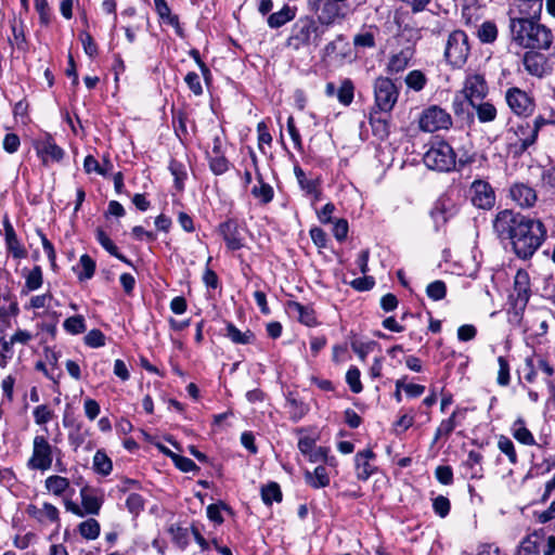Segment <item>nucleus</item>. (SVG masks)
I'll use <instances>...</instances> for the list:
<instances>
[{
  "instance_id": "f257e3e1",
  "label": "nucleus",
  "mask_w": 555,
  "mask_h": 555,
  "mask_svg": "<svg viewBox=\"0 0 555 555\" xmlns=\"http://www.w3.org/2000/svg\"><path fill=\"white\" fill-rule=\"evenodd\" d=\"M534 18L529 15L511 17L509 30L512 41L525 49L548 50L553 42L552 30L534 21Z\"/></svg>"
},
{
  "instance_id": "f03ea898",
  "label": "nucleus",
  "mask_w": 555,
  "mask_h": 555,
  "mask_svg": "<svg viewBox=\"0 0 555 555\" xmlns=\"http://www.w3.org/2000/svg\"><path fill=\"white\" fill-rule=\"evenodd\" d=\"M512 243L514 254L522 260L530 259L546 238V229L539 219L527 217Z\"/></svg>"
},
{
  "instance_id": "7ed1b4c3",
  "label": "nucleus",
  "mask_w": 555,
  "mask_h": 555,
  "mask_svg": "<svg viewBox=\"0 0 555 555\" xmlns=\"http://www.w3.org/2000/svg\"><path fill=\"white\" fill-rule=\"evenodd\" d=\"M321 34L322 31H320V27L313 18L308 16L300 17L292 27L287 46L294 50H299L310 44L318 46Z\"/></svg>"
},
{
  "instance_id": "20e7f679",
  "label": "nucleus",
  "mask_w": 555,
  "mask_h": 555,
  "mask_svg": "<svg viewBox=\"0 0 555 555\" xmlns=\"http://www.w3.org/2000/svg\"><path fill=\"white\" fill-rule=\"evenodd\" d=\"M393 22L397 26L395 39L399 46L411 44L415 48L422 38V29L418 27L414 14L408 10L397 9L393 14Z\"/></svg>"
},
{
  "instance_id": "39448f33",
  "label": "nucleus",
  "mask_w": 555,
  "mask_h": 555,
  "mask_svg": "<svg viewBox=\"0 0 555 555\" xmlns=\"http://www.w3.org/2000/svg\"><path fill=\"white\" fill-rule=\"evenodd\" d=\"M456 155L446 141L436 142L424 155L423 162L429 169L450 171L455 167Z\"/></svg>"
},
{
  "instance_id": "423d86ee",
  "label": "nucleus",
  "mask_w": 555,
  "mask_h": 555,
  "mask_svg": "<svg viewBox=\"0 0 555 555\" xmlns=\"http://www.w3.org/2000/svg\"><path fill=\"white\" fill-rule=\"evenodd\" d=\"M527 217L512 209H503L492 221L493 231L500 240H508L512 244Z\"/></svg>"
},
{
  "instance_id": "0eeeda50",
  "label": "nucleus",
  "mask_w": 555,
  "mask_h": 555,
  "mask_svg": "<svg viewBox=\"0 0 555 555\" xmlns=\"http://www.w3.org/2000/svg\"><path fill=\"white\" fill-rule=\"evenodd\" d=\"M308 5L317 14L318 22L324 26L341 22L348 13V4L335 0H308Z\"/></svg>"
},
{
  "instance_id": "6e6552de",
  "label": "nucleus",
  "mask_w": 555,
  "mask_h": 555,
  "mask_svg": "<svg viewBox=\"0 0 555 555\" xmlns=\"http://www.w3.org/2000/svg\"><path fill=\"white\" fill-rule=\"evenodd\" d=\"M53 463V447L44 436L37 435L33 440V452L27 461L30 470H49Z\"/></svg>"
},
{
  "instance_id": "1a4fd4ad",
  "label": "nucleus",
  "mask_w": 555,
  "mask_h": 555,
  "mask_svg": "<svg viewBox=\"0 0 555 555\" xmlns=\"http://www.w3.org/2000/svg\"><path fill=\"white\" fill-rule=\"evenodd\" d=\"M469 54L468 37L463 30L452 31L447 39L444 56L453 66H462Z\"/></svg>"
},
{
  "instance_id": "9d476101",
  "label": "nucleus",
  "mask_w": 555,
  "mask_h": 555,
  "mask_svg": "<svg viewBox=\"0 0 555 555\" xmlns=\"http://www.w3.org/2000/svg\"><path fill=\"white\" fill-rule=\"evenodd\" d=\"M399 91L390 78L378 77L374 82L375 107L379 113H389L398 101Z\"/></svg>"
},
{
  "instance_id": "9b49d317",
  "label": "nucleus",
  "mask_w": 555,
  "mask_h": 555,
  "mask_svg": "<svg viewBox=\"0 0 555 555\" xmlns=\"http://www.w3.org/2000/svg\"><path fill=\"white\" fill-rule=\"evenodd\" d=\"M531 296L530 276L526 270L519 269L514 278L513 291L508 300L517 311H524Z\"/></svg>"
},
{
  "instance_id": "f8f14e48",
  "label": "nucleus",
  "mask_w": 555,
  "mask_h": 555,
  "mask_svg": "<svg viewBox=\"0 0 555 555\" xmlns=\"http://www.w3.org/2000/svg\"><path fill=\"white\" fill-rule=\"evenodd\" d=\"M451 126V115L437 105H431L424 109L420 117V128L426 132L448 129Z\"/></svg>"
},
{
  "instance_id": "ddd939ff",
  "label": "nucleus",
  "mask_w": 555,
  "mask_h": 555,
  "mask_svg": "<svg viewBox=\"0 0 555 555\" xmlns=\"http://www.w3.org/2000/svg\"><path fill=\"white\" fill-rule=\"evenodd\" d=\"M505 100L512 112L518 116H529L533 113L534 103L531 96L519 88H509Z\"/></svg>"
},
{
  "instance_id": "4468645a",
  "label": "nucleus",
  "mask_w": 555,
  "mask_h": 555,
  "mask_svg": "<svg viewBox=\"0 0 555 555\" xmlns=\"http://www.w3.org/2000/svg\"><path fill=\"white\" fill-rule=\"evenodd\" d=\"M26 512L42 527L55 525L57 529L60 528V511L51 503L44 502L41 506L29 504Z\"/></svg>"
},
{
  "instance_id": "2eb2a0df",
  "label": "nucleus",
  "mask_w": 555,
  "mask_h": 555,
  "mask_svg": "<svg viewBox=\"0 0 555 555\" xmlns=\"http://www.w3.org/2000/svg\"><path fill=\"white\" fill-rule=\"evenodd\" d=\"M457 214V207L453 199L448 196H440L434 204L430 210V217L435 223V229L438 231L451 218Z\"/></svg>"
},
{
  "instance_id": "dca6fc26",
  "label": "nucleus",
  "mask_w": 555,
  "mask_h": 555,
  "mask_svg": "<svg viewBox=\"0 0 555 555\" xmlns=\"http://www.w3.org/2000/svg\"><path fill=\"white\" fill-rule=\"evenodd\" d=\"M472 203L481 209H490L494 206L495 194L492 186L482 180L474 181L470 186Z\"/></svg>"
},
{
  "instance_id": "f3484780",
  "label": "nucleus",
  "mask_w": 555,
  "mask_h": 555,
  "mask_svg": "<svg viewBox=\"0 0 555 555\" xmlns=\"http://www.w3.org/2000/svg\"><path fill=\"white\" fill-rule=\"evenodd\" d=\"M34 147L43 165H47L49 160L60 162L64 156L63 149L56 145L50 134H46L44 138L36 140Z\"/></svg>"
},
{
  "instance_id": "a211bd4d",
  "label": "nucleus",
  "mask_w": 555,
  "mask_h": 555,
  "mask_svg": "<svg viewBox=\"0 0 555 555\" xmlns=\"http://www.w3.org/2000/svg\"><path fill=\"white\" fill-rule=\"evenodd\" d=\"M488 93L487 82L481 75H470L466 78L462 95L467 99L469 105L482 101Z\"/></svg>"
},
{
  "instance_id": "6ab92c4d",
  "label": "nucleus",
  "mask_w": 555,
  "mask_h": 555,
  "mask_svg": "<svg viewBox=\"0 0 555 555\" xmlns=\"http://www.w3.org/2000/svg\"><path fill=\"white\" fill-rule=\"evenodd\" d=\"M508 194L511 199L524 209L533 207L538 201L537 191L522 182L512 184Z\"/></svg>"
},
{
  "instance_id": "aec40b11",
  "label": "nucleus",
  "mask_w": 555,
  "mask_h": 555,
  "mask_svg": "<svg viewBox=\"0 0 555 555\" xmlns=\"http://www.w3.org/2000/svg\"><path fill=\"white\" fill-rule=\"evenodd\" d=\"M513 133L515 137L513 145L516 153H524L535 143L538 138L537 128L530 127V124L527 121L520 122L513 128Z\"/></svg>"
},
{
  "instance_id": "412c9836",
  "label": "nucleus",
  "mask_w": 555,
  "mask_h": 555,
  "mask_svg": "<svg viewBox=\"0 0 555 555\" xmlns=\"http://www.w3.org/2000/svg\"><path fill=\"white\" fill-rule=\"evenodd\" d=\"M218 230L224 240L228 249L238 250L244 246V237L235 220L229 219L220 223Z\"/></svg>"
},
{
  "instance_id": "4be33fe9",
  "label": "nucleus",
  "mask_w": 555,
  "mask_h": 555,
  "mask_svg": "<svg viewBox=\"0 0 555 555\" xmlns=\"http://www.w3.org/2000/svg\"><path fill=\"white\" fill-rule=\"evenodd\" d=\"M525 70L534 77L542 78L548 74L550 67L546 57L535 51H527L522 56Z\"/></svg>"
},
{
  "instance_id": "5701e85b",
  "label": "nucleus",
  "mask_w": 555,
  "mask_h": 555,
  "mask_svg": "<svg viewBox=\"0 0 555 555\" xmlns=\"http://www.w3.org/2000/svg\"><path fill=\"white\" fill-rule=\"evenodd\" d=\"M375 459L376 454L371 449L359 451L356 454V475L359 480L366 481L376 472V466L372 463Z\"/></svg>"
},
{
  "instance_id": "b1692460",
  "label": "nucleus",
  "mask_w": 555,
  "mask_h": 555,
  "mask_svg": "<svg viewBox=\"0 0 555 555\" xmlns=\"http://www.w3.org/2000/svg\"><path fill=\"white\" fill-rule=\"evenodd\" d=\"M415 48L411 44L402 46V48L393 53L388 61L387 72L389 74H398L403 72L410 64L411 60L414 57Z\"/></svg>"
},
{
  "instance_id": "393cba45",
  "label": "nucleus",
  "mask_w": 555,
  "mask_h": 555,
  "mask_svg": "<svg viewBox=\"0 0 555 555\" xmlns=\"http://www.w3.org/2000/svg\"><path fill=\"white\" fill-rule=\"evenodd\" d=\"M3 227H4V232H5V245H7L8 251L15 259L25 258L27 256V250L20 243L17 235L15 233V230H14L13 225L11 224L8 217H4V219H3Z\"/></svg>"
},
{
  "instance_id": "a878e982",
  "label": "nucleus",
  "mask_w": 555,
  "mask_h": 555,
  "mask_svg": "<svg viewBox=\"0 0 555 555\" xmlns=\"http://www.w3.org/2000/svg\"><path fill=\"white\" fill-rule=\"evenodd\" d=\"M81 496V508L85 515H98L101 506L102 499L95 493V491L90 487H83L80 490Z\"/></svg>"
},
{
  "instance_id": "bb28decb",
  "label": "nucleus",
  "mask_w": 555,
  "mask_h": 555,
  "mask_svg": "<svg viewBox=\"0 0 555 555\" xmlns=\"http://www.w3.org/2000/svg\"><path fill=\"white\" fill-rule=\"evenodd\" d=\"M287 311L307 326H313L317 323L313 309L298 301H288Z\"/></svg>"
},
{
  "instance_id": "cd10ccee",
  "label": "nucleus",
  "mask_w": 555,
  "mask_h": 555,
  "mask_svg": "<svg viewBox=\"0 0 555 555\" xmlns=\"http://www.w3.org/2000/svg\"><path fill=\"white\" fill-rule=\"evenodd\" d=\"M296 16V8L285 4L280 11L270 14L267 18L270 28H280L293 21Z\"/></svg>"
},
{
  "instance_id": "c85d7f7f",
  "label": "nucleus",
  "mask_w": 555,
  "mask_h": 555,
  "mask_svg": "<svg viewBox=\"0 0 555 555\" xmlns=\"http://www.w3.org/2000/svg\"><path fill=\"white\" fill-rule=\"evenodd\" d=\"M154 5L159 17L172 26L176 29V33L182 37L183 31L180 27L179 17L178 15L171 14L170 8L168 7L166 0H154Z\"/></svg>"
},
{
  "instance_id": "c756f323",
  "label": "nucleus",
  "mask_w": 555,
  "mask_h": 555,
  "mask_svg": "<svg viewBox=\"0 0 555 555\" xmlns=\"http://www.w3.org/2000/svg\"><path fill=\"white\" fill-rule=\"evenodd\" d=\"M225 336L236 345H249L255 341V334L250 330L242 332L231 322L225 325Z\"/></svg>"
},
{
  "instance_id": "7c9ffc66",
  "label": "nucleus",
  "mask_w": 555,
  "mask_h": 555,
  "mask_svg": "<svg viewBox=\"0 0 555 555\" xmlns=\"http://www.w3.org/2000/svg\"><path fill=\"white\" fill-rule=\"evenodd\" d=\"M511 434L518 442L525 446L535 444V439L532 433L526 427L522 418H518L513 423Z\"/></svg>"
},
{
  "instance_id": "2f4dec72",
  "label": "nucleus",
  "mask_w": 555,
  "mask_h": 555,
  "mask_svg": "<svg viewBox=\"0 0 555 555\" xmlns=\"http://www.w3.org/2000/svg\"><path fill=\"white\" fill-rule=\"evenodd\" d=\"M347 43L345 42L341 36H338L335 40L327 43L324 48V57L332 62H339L345 56V48H347Z\"/></svg>"
},
{
  "instance_id": "473e14b6",
  "label": "nucleus",
  "mask_w": 555,
  "mask_h": 555,
  "mask_svg": "<svg viewBox=\"0 0 555 555\" xmlns=\"http://www.w3.org/2000/svg\"><path fill=\"white\" fill-rule=\"evenodd\" d=\"M305 480L314 489L324 488L330 485V477L327 475L326 468L322 465L317 466L312 473L306 472Z\"/></svg>"
},
{
  "instance_id": "72a5a7b5",
  "label": "nucleus",
  "mask_w": 555,
  "mask_h": 555,
  "mask_svg": "<svg viewBox=\"0 0 555 555\" xmlns=\"http://www.w3.org/2000/svg\"><path fill=\"white\" fill-rule=\"evenodd\" d=\"M69 480L59 475L49 476L44 480V488L47 489L48 492L52 493L55 496L63 495L66 492V490L69 489Z\"/></svg>"
},
{
  "instance_id": "f704fd0d",
  "label": "nucleus",
  "mask_w": 555,
  "mask_h": 555,
  "mask_svg": "<svg viewBox=\"0 0 555 555\" xmlns=\"http://www.w3.org/2000/svg\"><path fill=\"white\" fill-rule=\"evenodd\" d=\"M258 185H254L251 189V195L259 201L260 204H269L273 199L274 191L273 188L266 183L261 177L258 175L257 177Z\"/></svg>"
},
{
  "instance_id": "c9c22d12",
  "label": "nucleus",
  "mask_w": 555,
  "mask_h": 555,
  "mask_svg": "<svg viewBox=\"0 0 555 555\" xmlns=\"http://www.w3.org/2000/svg\"><path fill=\"white\" fill-rule=\"evenodd\" d=\"M542 537L534 532L527 535L518 547V555H539Z\"/></svg>"
},
{
  "instance_id": "e433bc0d",
  "label": "nucleus",
  "mask_w": 555,
  "mask_h": 555,
  "mask_svg": "<svg viewBox=\"0 0 555 555\" xmlns=\"http://www.w3.org/2000/svg\"><path fill=\"white\" fill-rule=\"evenodd\" d=\"M378 111H374L370 116V125L372 127L373 134L379 139L385 140L389 134V124L385 117L377 116Z\"/></svg>"
},
{
  "instance_id": "4c0bfd02",
  "label": "nucleus",
  "mask_w": 555,
  "mask_h": 555,
  "mask_svg": "<svg viewBox=\"0 0 555 555\" xmlns=\"http://www.w3.org/2000/svg\"><path fill=\"white\" fill-rule=\"evenodd\" d=\"M480 122H491L496 118V108L490 102L478 101L472 105Z\"/></svg>"
},
{
  "instance_id": "58836bf2",
  "label": "nucleus",
  "mask_w": 555,
  "mask_h": 555,
  "mask_svg": "<svg viewBox=\"0 0 555 555\" xmlns=\"http://www.w3.org/2000/svg\"><path fill=\"white\" fill-rule=\"evenodd\" d=\"M100 524L94 518H89L78 525V532L87 540H95L100 534Z\"/></svg>"
},
{
  "instance_id": "ea45409f",
  "label": "nucleus",
  "mask_w": 555,
  "mask_h": 555,
  "mask_svg": "<svg viewBox=\"0 0 555 555\" xmlns=\"http://www.w3.org/2000/svg\"><path fill=\"white\" fill-rule=\"evenodd\" d=\"M336 95L340 104L344 106H349L352 103L354 96L353 82L349 78L344 79L337 90Z\"/></svg>"
},
{
  "instance_id": "a19ab883",
  "label": "nucleus",
  "mask_w": 555,
  "mask_h": 555,
  "mask_svg": "<svg viewBox=\"0 0 555 555\" xmlns=\"http://www.w3.org/2000/svg\"><path fill=\"white\" fill-rule=\"evenodd\" d=\"M476 34L482 43H492L498 37V27L493 22L486 21L478 27Z\"/></svg>"
},
{
  "instance_id": "79ce46f5",
  "label": "nucleus",
  "mask_w": 555,
  "mask_h": 555,
  "mask_svg": "<svg viewBox=\"0 0 555 555\" xmlns=\"http://www.w3.org/2000/svg\"><path fill=\"white\" fill-rule=\"evenodd\" d=\"M93 468L98 474H101L103 476H107L111 474L113 469V464L105 452L101 450H98L95 452L93 456Z\"/></svg>"
},
{
  "instance_id": "37998d69",
  "label": "nucleus",
  "mask_w": 555,
  "mask_h": 555,
  "mask_svg": "<svg viewBox=\"0 0 555 555\" xmlns=\"http://www.w3.org/2000/svg\"><path fill=\"white\" fill-rule=\"evenodd\" d=\"M526 367H535L537 373L542 372L546 376L554 374V366L548 363L542 356H534L525 360Z\"/></svg>"
},
{
  "instance_id": "c03bdc74",
  "label": "nucleus",
  "mask_w": 555,
  "mask_h": 555,
  "mask_svg": "<svg viewBox=\"0 0 555 555\" xmlns=\"http://www.w3.org/2000/svg\"><path fill=\"white\" fill-rule=\"evenodd\" d=\"M517 7L519 13L522 15H529L538 17L542 11V0H517Z\"/></svg>"
},
{
  "instance_id": "a18cd8bd",
  "label": "nucleus",
  "mask_w": 555,
  "mask_h": 555,
  "mask_svg": "<svg viewBox=\"0 0 555 555\" xmlns=\"http://www.w3.org/2000/svg\"><path fill=\"white\" fill-rule=\"evenodd\" d=\"M404 81L409 89L418 92L426 86L427 78L422 70L414 69L405 76Z\"/></svg>"
},
{
  "instance_id": "49530a36",
  "label": "nucleus",
  "mask_w": 555,
  "mask_h": 555,
  "mask_svg": "<svg viewBox=\"0 0 555 555\" xmlns=\"http://www.w3.org/2000/svg\"><path fill=\"white\" fill-rule=\"evenodd\" d=\"M261 498L267 505H271L273 502H281L282 492L280 486L276 482H270L269 485L262 487Z\"/></svg>"
},
{
  "instance_id": "de8ad7c7",
  "label": "nucleus",
  "mask_w": 555,
  "mask_h": 555,
  "mask_svg": "<svg viewBox=\"0 0 555 555\" xmlns=\"http://www.w3.org/2000/svg\"><path fill=\"white\" fill-rule=\"evenodd\" d=\"M160 450L164 453L169 454L172 457L176 466L180 470H182L184 473H190V472L198 469L196 464L191 459L175 454V453L170 452L169 450H167L165 447H160Z\"/></svg>"
},
{
  "instance_id": "09e8293b",
  "label": "nucleus",
  "mask_w": 555,
  "mask_h": 555,
  "mask_svg": "<svg viewBox=\"0 0 555 555\" xmlns=\"http://www.w3.org/2000/svg\"><path fill=\"white\" fill-rule=\"evenodd\" d=\"M63 327L72 335L81 334L86 331L85 318L82 315L69 317L64 321Z\"/></svg>"
},
{
  "instance_id": "8fccbe9b",
  "label": "nucleus",
  "mask_w": 555,
  "mask_h": 555,
  "mask_svg": "<svg viewBox=\"0 0 555 555\" xmlns=\"http://www.w3.org/2000/svg\"><path fill=\"white\" fill-rule=\"evenodd\" d=\"M42 282V270L39 266H36L26 275L25 289L27 292L36 291L41 287Z\"/></svg>"
},
{
  "instance_id": "3c124183",
  "label": "nucleus",
  "mask_w": 555,
  "mask_h": 555,
  "mask_svg": "<svg viewBox=\"0 0 555 555\" xmlns=\"http://www.w3.org/2000/svg\"><path fill=\"white\" fill-rule=\"evenodd\" d=\"M498 448L507 456L511 464L517 463V453L513 441L508 437L501 435L498 439Z\"/></svg>"
},
{
  "instance_id": "603ef678",
  "label": "nucleus",
  "mask_w": 555,
  "mask_h": 555,
  "mask_svg": "<svg viewBox=\"0 0 555 555\" xmlns=\"http://www.w3.org/2000/svg\"><path fill=\"white\" fill-rule=\"evenodd\" d=\"M79 267L81 268V271L78 272V279L80 281L89 280L93 276L95 271V262L89 255L83 254L80 257Z\"/></svg>"
},
{
  "instance_id": "864d4df0",
  "label": "nucleus",
  "mask_w": 555,
  "mask_h": 555,
  "mask_svg": "<svg viewBox=\"0 0 555 555\" xmlns=\"http://www.w3.org/2000/svg\"><path fill=\"white\" fill-rule=\"evenodd\" d=\"M106 165H109V168H102L100 163L92 155H88L83 162V168L86 172L90 173L94 171L104 177L107 176L113 169V164L111 162H106Z\"/></svg>"
},
{
  "instance_id": "5fc2aeb1",
  "label": "nucleus",
  "mask_w": 555,
  "mask_h": 555,
  "mask_svg": "<svg viewBox=\"0 0 555 555\" xmlns=\"http://www.w3.org/2000/svg\"><path fill=\"white\" fill-rule=\"evenodd\" d=\"M169 170L171 175L175 177V185L178 190H182L184 185V180L186 178V171L183 164L171 160L169 165Z\"/></svg>"
},
{
  "instance_id": "6e6d98bb",
  "label": "nucleus",
  "mask_w": 555,
  "mask_h": 555,
  "mask_svg": "<svg viewBox=\"0 0 555 555\" xmlns=\"http://www.w3.org/2000/svg\"><path fill=\"white\" fill-rule=\"evenodd\" d=\"M426 294L435 301L443 299L447 294L446 283L440 280L429 283L426 287Z\"/></svg>"
},
{
  "instance_id": "4d7b16f0",
  "label": "nucleus",
  "mask_w": 555,
  "mask_h": 555,
  "mask_svg": "<svg viewBox=\"0 0 555 555\" xmlns=\"http://www.w3.org/2000/svg\"><path fill=\"white\" fill-rule=\"evenodd\" d=\"M170 533L173 542L180 547L185 548L190 541V531L188 528L171 527Z\"/></svg>"
},
{
  "instance_id": "13d9d810",
  "label": "nucleus",
  "mask_w": 555,
  "mask_h": 555,
  "mask_svg": "<svg viewBox=\"0 0 555 555\" xmlns=\"http://www.w3.org/2000/svg\"><path fill=\"white\" fill-rule=\"evenodd\" d=\"M287 406L289 409L291 417L293 421H299L308 412L307 405L294 398L287 399Z\"/></svg>"
},
{
  "instance_id": "bf43d9fd",
  "label": "nucleus",
  "mask_w": 555,
  "mask_h": 555,
  "mask_svg": "<svg viewBox=\"0 0 555 555\" xmlns=\"http://www.w3.org/2000/svg\"><path fill=\"white\" fill-rule=\"evenodd\" d=\"M294 172L302 190H305L309 194L317 192L315 182L313 180L308 179L306 177V173L299 166H295Z\"/></svg>"
},
{
  "instance_id": "052dcab7",
  "label": "nucleus",
  "mask_w": 555,
  "mask_h": 555,
  "mask_svg": "<svg viewBox=\"0 0 555 555\" xmlns=\"http://www.w3.org/2000/svg\"><path fill=\"white\" fill-rule=\"evenodd\" d=\"M498 363H499V371H498L496 382L500 386H507L511 380L508 361L504 357L500 356L498 358Z\"/></svg>"
},
{
  "instance_id": "680f3d73",
  "label": "nucleus",
  "mask_w": 555,
  "mask_h": 555,
  "mask_svg": "<svg viewBox=\"0 0 555 555\" xmlns=\"http://www.w3.org/2000/svg\"><path fill=\"white\" fill-rule=\"evenodd\" d=\"M37 234L40 237L43 250L47 254V257L51 263V268L53 270H55L56 269V263H55L56 254H55L53 244L47 238L46 234L41 230H37Z\"/></svg>"
},
{
  "instance_id": "e2e57ef3",
  "label": "nucleus",
  "mask_w": 555,
  "mask_h": 555,
  "mask_svg": "<svg viewBox=\"0 0 555 555\" xmlns=\"http://www.w3.org/2000/svg\"><path fill=\"white\" fill-rule=\"evenodd\" d=\"M346 382L353 393L362 391V384L360 380V371L357 367H350L346 374Z\"/></svg>"
},
{
  "instance_id": "0e129e2a",
  "label": "nucleus",
  "mask_w": 555,
  "mask_h": 555,
  "mask_svg": "<svg viewBox=\"0 0 555 555\" xmlns=\"http://www.w3.org/2000/svg\"><path fill=\"white\" fill-rule=\"evenodd\" d=\"M434 512L441 518H444L450 513L451 504L448 498L438 495L433 500Z\"/></svg>"
},
{
  "instance_id": "69168bd1",
  "label": "nucleus",
  "mask_w": 555,
  "mask_h": 555,
  "mask_svg": "<svg viewBox=\"0 0 555 555\" xmlns=\"http://www.w3.org/2000/svg\"><path fill=\"white\" fill-rule=\"evenodd\" d=\"M95 237L99 244L111 255H117V246L113 243V241L108 237V235L102 230L96 229Z\"/></svg>"
},
{
  "instance_id": "338daca9",
  "label": "nucleus",
  "mask_w": 555,
  "mask_h": 555,
  "mask_svg": "<svg viewBox=\"0 0 555 555\" xmlns=\"http://www.w3.org/2000/svg\"><path fill=\"white\" fill-rule=\"evenodd\" d=\"M85 343L91 348H99L105 345V336L100 330H91L85 336Z\"/></svg>"
},
{
  "instance_id": "774afa93",
  "label": "nucleus",
  "mask_w": 555,
  "mask_h": 555,
  "mask_svg": "<svg viewBox=\"0 0 555 555\" xmlns=\"http://www.w3.org/2000/svg\"><path fill=\"white\" fill-rule=\"evenodd\" d=\"M34 418L36 424L44 425L51 421L53 413L46 404H41L35 408L34 410Z\"/></svg>"
}]
</instances>
